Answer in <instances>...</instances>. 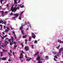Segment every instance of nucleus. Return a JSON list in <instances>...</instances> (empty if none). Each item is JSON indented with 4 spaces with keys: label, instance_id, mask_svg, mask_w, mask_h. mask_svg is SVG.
Returning a JSON list of instances; mask_svg holds the SVG:
<instances>
[{
    "label": "nucleus",
    "instance_id": "f257e3e1",
    "mask_svg": "<svg viewBox=\"0 0 63 63\" xmlns=\"http://www.w3.org/2000/svg\"><path fill=\"white\" fill-rule=\"evenodd\" d=\"M19 8H20L19 6H18L16 8H14L13 7H12L11 8V10L12 12H16L17 11V10H19Z\"/></svg>",
    "mask_w": 63,
    "mask_h": 63
},
{
    "label": "nucleus",
    "instance_id": "f03ea898",
    "mask_svg": "<svg viewBox=\"0 0 63 63\" xmlns=\"http://www.w3.org/2000/svg\"><path fill=\"white\" fill-rule=\"evenodd\" d=\"M32 38H33V39H35V38H36V36L34 33H32Z\"/></svg>",
    "mask_w": 63,
    "mask_h": 63
},
{
    "label": "nucleus",
    "instance_id": "7ed1b4c3",
    "mask_svg": "<svg viewBox=\"0 0 63 63\" xmlns=\"http://www.w3.org/2000/svg\"><path fill=\"white\" fill-rule=\"evenodd\" d=\"M22 29H23V27H22V26L21 27H20V29H21L22 34H23L24 33H23V31L22 30Z\"/></svg>",
    "mask_w": 63,
    "mask_h": 63
},
{
    "label": "nucleus",
    "instance_id": "20e7f679",
    "mask_svg": "<svg viewBox=\"0 0 63 63\" xmlns=\"http://www.w3.org/2000/svg\"><path fill=\"white\" fill-rule=\"evenodd\" d=\"M63 51V48H61L59 49V53H61V51Z\"/></svg>",
    "mask_w": 63,
    "mask_h": 63
},
{
    "label": "nucleus",
    "instance_id": "39448f33",
    "mask_svg": "<svg viewBox=\"0 0 63 63\" xmlns=\"http://www.w3.org/2000/svg\"><path fill=\"white\" fill-rule=\"evenodd\" d=\"M25 49H26V51H28L29 49V47L28 46H26L25 47Z\"/></svg>",
    "mask_w": 63,
    "mask_h": 63
},
{
    "label": "nucleus",
    "instance_id": "423d86ee",
    "mask_svg": "<svg viewBox=\"0 0 63 63\" xmlns=\"http://www.w3.org/2000/svg\"><path fill=\"white\" fill-rule=\"evenodd\" d=\"M40 56H38L37 57V58H36V60H37V61H39L40 60Z\"/></svg>",
    "mask_w": 63,
    "mask_h": 63
},
{
    "label": "nucleus",
    "instance_id": "0eeeda50",
    "mask_svg": "<svg viewBox=\"0 0 63 63\" xmlns=\"http://www.w3.org/2000/svg\"><path fill=\"white\" fill-rule=\"evenodd\" d=\"M9 43L10 42H8L7 41H5V45L6 46H7V44H9Z\"/></svg>",
    "mask_w": 63,
    "mask_h": 63
},
{
    "label": "nucleus",
    "instance_id": "6e6552de",
    "mask_svg": "<svg viewBox=\"0 0 63 63\" xmlns=\"http://www.w3.org/2000/svg\"><path fill=\"white\" fill-rule=\"evenodd\" d=\"M34 55L35 56H37V55H38V56H39V52H37L36 53H35L34 54Z\"/></svg>",
    "mask_w": 63,
    "mask_h": 63
},
{
    "label": "nucleus",
    "instance_id": "1a4fd4ad",
    "mask_svg": "<svg viewBox=\"0 0 63 63\" xmlns=\"http://www.w3.org/2000/svg\"><path fill=\"white\" fill-rule=\"evenodd\" d=\"M12 33L13 34V36H14V37H15V36H16V34L15 33V32L14 31H13L12 32Z\"/></svg>",
    "mask_w": 63,
    "mask_h": 63
},
{
    "label": "nucleus",
    "instance_id": "9d476101",
    "mask_svg": "<svg viewBox=\"0 0 63 63\" xmlns=\"http://www.w3.org/2000/svg\"><path fill=\"white\" fill-rule=\"evenodd\" d=\"M1 59L2 60H6V58L4 57L3 58H1Z\"/></svg>",
    "mask_w": 63,
    "mask_h": 63
},
{
    "label": "nucleus",
    "instance_id": "9b49d317",
    "mask_svg": "<svg viewBox=\"0 0 63 63\" xmlns=\"http://www.w3.org/2000/svg\"><path fill=\"white\" fill-rule=\"evenodd\" d=\"M58 42L59 43H62V42L63 41H62L61 40H60L59 39H58Z\"/></svg>",
    "mask_w": 63,
    "mask_h": 63
},
{
    "label": "nucleus",
    "instance_id": "f8f14e48",
    "mask_svg": "<svg viewBox=\"0 0 63 63\" xmlns=\"http://www.w3.org/2000/svg\"><path fill=\"white\" fill-rule=\"evenodd\" d=\"M14 16H15V17H18V15L17 14H14Z\"/></svg>",
    "mask_w": 63,
    "mask_h": 63
},
{
    "label": "nucleus",
    "instance_id": "ddd939ff",
    "mask_svg": "<svg viewBox=\"0 0 63 63\" xmlns=\"http://www.w3.org/2000/svg\"><path fill=\"white\" fill-rule=\"evenodd\" d=\"M31 59V58H29V59H27V61H30V60Z\"/></svg>",
    "mask_w": 63,
    "mask_h": 63
},
{
    "label": "nucleus",
    "instance_id": "4468645a",
    "mask_svg": "<svg viewBox=\"0 0 63 63\" xmlns=\"http://www.w3.org/2000/svg\"><path fill=\"white\" fill-rule=\"evenodd\" d=\"M17 1L16 0H14V3L15 4H17V1Z\"/></svg>",
    "mask_w": 63,
    "mask_h": 63
},
{
    "label": "nucleus",
    "instance_id": "2eb2a0df",
    "mask_svg": "<svg viewBox=\"0 0 63 63\" xmlns=\"http://www.w3.org/2000/svg\"><path fill=\"white\" fill-rule=\"evenodd\" d=\"M27 36V35H23V38H26V37Z\"/></svg>",
    "mask_w": 63,
    "mask_h": 63
},
{
    "label": "nucleus",
    "instance_id": "dca6fc26",
    "mask_svg": "<svg viewBox=\"0 0 63 63\" xmlns=\"http://www.w3.org/2000/svg\"><path fill=\"white\" fill-rule=\"evenodd\" d=\"M11 38L12 40V43H13V42H14V38H13V37H11Z\"/></svg>",
    "mask_w": 63,
    "mask_h": 63
},
{
    "label": "nucleus",
    "instance_id": "f3484780",
    "mask_svg": "<svg viewBox=\"0 0 63 63\" xmlns=\"http://www.w3.org/2000/svg\"><path fill=\"white\" fill-rule=\"evenodd\" d=\"M17 47V45H15L14 46V47L15 49H16V47Z\"/></svg>",
    "mask_w": 63,
    "mask_h": 63
},
{
    "label": "nucleus",
    "instance_id": "a211bd4d",
    "mask_svg": "<svg viewBox=\"0 0 63 63\" xmlns=\"http://www.w3.org/2000/svg\"><path fill=\"white\" fill-rule=\"evenodd\" d=\"M14 14H13V12H11V13L10 14V16H12V15H13V16H14Z\"/></svg>",
    "mask_w": 63,
    "mask_h": 63
},
{
    "label": "nucleus",
    "instance_id": "6ab92c4d",
    "mask_svg": "<svg viewBox=\"0 0 63 63\" xmlns=\"http://www.w3.org/2000/svg\"><path fill=\"white\" fill-rule=\"evenodd\" d=\"M0 53L1 56H3V52H1Z\"/></svg>",
    "mask_w": 63,
    "mask_h": 63
},
{
    "label": "nucleus",
    "instance_id": "aec40b11",
    "mask_svg": "<svg viewBox=\"0 0 63 63\" xmlns=\"http://www.w3.org/2000/svg\"><path fill=\"white\" fill-rule=\"evenodd\" d=\"M25 44H27V42L28 41L26 39L25 40Z\"/></svg>",
    "mask_w": 63,
    "mask_h": 63
},
{
    "label": "nucleus",
    "instance_id": "412c9836",
    "mask_svg": "<svg viewBox=\"0 0 63 63\" xmlns=\"http://www.w3.org/2000/svg\"><path fill=\"white\" fill-rule=\"evenodd\" d=\"M24 13V11H22L20 13V16H21V15H22V14Z\"/></svg>",
    "mask_w": 63,
    "mask_h": 63
},
{
    "label": "nucleus",
    "instance_id": "4be33fe9",
    "mask_svg": "<svg viewBox=\"0 0 63 63\" xmlns=\"http://www.w3.org/2000/svg\"><path fill=\"white\" fill-rule=\"evenodd\" d=\"M21 45L22 47H24V45L23 44V43H21Z\"/></svg>",
    "mask_w": 63,
    "mask_h": 63
},
{
    "label": "nucleus",
    "instance_id": "5701e85b",
    "mask_svg": "<svg viewBox=\"0 0 63 63\" xmlns=\"http://www.w3.org/2000/svg\"><path fill=\"white\" fill-rule=\"evenodd\" d=\"M2 20H0V24H1V23L2 24H3V22H2Z\"/></svg>",
    "mask_w": 63,
    "mask_h": 63
},
{
    "label": "nucleus",
    "instance_id": "b1692460",
    "mask_svg": "<svg viewBox=\"0 0 63 63\" xmlns=\"http://www.w3.org/2000/svg\"><path fill=\"white\" fill-rule=\"evenodd\" d=\"M60 45H59L58 47H56V48H57V49H59V48L60 47Z\"/></svg>",
    "mask_w": 63,
    "mask_h": 63
},
{
    "label": "nucleus",
    "instance_id": "393cba45",
    "mask_svg": "<svg viewBox=\"0 0 63 63\" xmlns=\"http://www.w3.org/2000/svg\"><path fill=\"white\" fill-rule=\"evenodd\" d=\"M32 38L31 37H29V42H30L31 41V39Z\"/></svg>",
    "mask_w": 63,
    "mask_h": 63
},
{
    "label": "nucleus",
    "instance_id": "a878e982",
    "mask_svg": "<svg viewBox=\"0 0 63 63\" xmlns=\"http://www.w3.org/2000/svg\"><path fill=\"white\" fill-rule=\"evenodd\" d=\"M34 44H37V41L35 40L34 41Z\"/></svg>",
    "mask_w": 63,
    "mask_h": 63
},
{
    "label": "nucleus",
    "instance_id": "bb28decb",
    "mask_svg": "<svg viewBox=\"0 0 63 63\" xmlns=\"http://www.w3.org/2000/svg\"><path fill=\"white\" fill-rule=\"evenodd\" d=\"M52 53L54 54H55L56 53V52H54V51H53L52 52Z\"/></svg>",
    "mask_w": 63,
    "mask_h": 63
},
{
    "label": "nucleus",
    "instance_id": "cd10ccee",
    "mask_svg": "<svg viewBox=\"0 0 63 63\" xmlns=\"http://www.w3.org/2000/svg\"><path fill=\"white\" fill-rule=\"evenodd\" d=\"M8 54H9V55H10V56H11V55H12V54H11L10 53V52H8Z\"/></svg>",
    "mask_w": 63,
    "mask_h": 63
},
{
    "label": "nucleus",
    "instance_id": "c85d7f7f",
    "mask_svg": "<svg viewBox=\"0 0 63 63\" xmlns=\"http://www.w3.org/2000/svg\"><path fill=\"white\" fill-rule=\"evenodd\" d=\"M8 41L9 42H11V40H12V39H8Z\"/></svg>",
    "mask_w": 63,
    "mask_h": 63
},
{
    "label": "nucleus",
    "instance_id": "c756f323",
    "mask_svg": "<svg viewBox=\"0 0 63 63\" xmlns=\"http://www.w3.org/2000/svg\"><path fill=\"white\" fill-rule=\"evenodd\" d=\"M31 46L32 48H34V45H31Z\"/></svg>",
    "mask_w": 63,
    "mask_h": 63
},
{
    "label": "nucleus",
    "instance_id": "7c9ffc66",
    "mask_svg": "<svg viewBox=\"0 0 63 63\" xmlns=\"http://www.w3.org/2000/svg\"><path fill=\"white\" fill-rule=\"evenodd\" d=\"M19 19H20V20H21V16H19Z\"/></svg>",
    "mask_w": 63,
    "mask_h": 63
},
{
    "label": "nucleus",
    "instance_id": "2f4dec72",
    "mask_svg": "<svg viewBox=\"0 0 63 63\" xmlns=\"http://www.w3.org/2000/svg\"><path fill=\"white\" fill-rule=\"evenodd\" d=\"M23 58V57L22 56H21L19 57V58H20V59H21L22 58Z\"/></svg>",
    "mask_w": 63,
    "mask_h": 63
},
{
    "label": "nucleus",
    "instance_id": "473e14b6",
    "mask_svg": "<svg viewBox=\"0 0 63 63\" xmlns=\"http://www.w3.org/2000/svg\"><path fill=\"white\" fill-rule=\"evenodd\" d=\"M16 1H18V3H20V0H16Z\"/></svg>",
    "mask_w": 63,
    "mask_h": 63
},
{
    "label": "nucleus",
    "instance_id": "72a5a7b5",
    "mask_svg": "<svg viewBox=\"0 0 63 63\" xmlns=\"http://www.w3.org/2000/svg\"><path fill=\"white\" fill-rule=\"evenodd\" d=\"M8 31H9L7 30V29H6L5 31V32H8Z\"/></svg>",
    "mask_w": 63,
    "mask_h": 63
},
{
    "label": "nucleus",
    "instance_id": "f704fd0d",
    "mask_svg": "<svg viewBox=\"0 0 63 63\" xmlns=\"http://www.w3.org/2000/svg\"><path fill=\"white\" fill-rule=\"evenodd\" d=\"M2 23H3H3H4V24H5V23H6V22H4L3 20H2Z\"/></svg>",
    "mask_w": 63,
    "mask_h": 63
},
{
    "label": "nucleus",
    "instance_id": "c9c22d12",
    "mask_svg": "<svg viewBox=\"0 0 63 63\" xmlns=\"http://www.w3.org/2000/svg\"><path fill=\"white\" fill-rule=\"evenodd\" d=\"M46 59H48V57L46 56Z\"/></svg>",
    "mask_w": 63,
    "mask_h": 63
},
{
    "label": "nucleus",
    "instance_id": "e433bc0d",
    "mask_svg": "<svg viewBox=\"0 0 63 63\" xmlns=\"http://www.w3.org/2000/svg\"><path fill=\"white\" fill-rule=\"evenodd\" d=\"M13 45V44H12V43L11 42H10V46H11V45Z\"/></svg>",
    "mask_w": 63,
    "mask_h": 63
},
{
    "label": "nucleus",
    "instance_id": "4c0bfd02",
    "mask_svg": "<svg viewBox=\"0 0 63 63\" xmlns=\"http://www.w3.org/2000/svg\"><path fill=\"white\" fill-rule=\"evenodd\" d=\"M6 28L7 30H8L9 31V28H8V27H6Z\"/></svg>",
    "mask_w": 63,
    "mask_h": 63
},
{
    "label": "nucleus",
    "instance_id": "58836bf2",
    "mask_svg": "<svg viewBox=\"0 0 63 63\" xmlns=\"http://www.w3.org/2000/svg\"><path fill=\"white\" fill-rule=\"evenodd\" d=\"M1 12L2 13V15H4V11H2Z\"/></svg>",
    "mask_w": 63,
    "mask_h": 63
},
{
    "label": "nucleus",
    "instance_id": "ea45409f",
    "mask_svg": "<svg viewBox=\"0 0 63 63\" xmlns=\"http://www.w3.org/2000/svg\"><path fill=\"white\" fill-rule=\"evenodd\" d=\"M8 61H9L10 62H11V60L10 59H9Z\"/></svg>",
    "mask_w": 63,
    "mask_h": 63
},
{
    "label": "nucleus",
    "instance_id": "a19ab883",
    "mask_svg": "<svg viewBox=\"0 0 63 63\" xmlns=\"http://www.w3.org/2000/svg\"><path fill=\"white\" fill-rule=\"evenodd\" d=\"M24 7V5H23L22 6H20V8H23Z\"/></svg>",
    "mask_w": 63,
    "mask_h": 63
},
{
    "label": "nucleus",
    "instance_id": "79ce46f5",
    "mask_svg": "<svg viewBox=\"0 0 63 63\" xmlns=\"http://www.w3.org/2000/svg\"><path fill=\"white\" fill-rule=\"evenodd\" d=\"M23 55V54H22V53H20V56H22Z\"/></svg>",
    "mask_w": 63,
    "mask_h": 63
},
{
    "label": "nucleus",
    "instance_id": "37998d69",
    "mask_svg": "<svg viewBox=\"0 0 63 63\" xmlns=\"http://www.w3.org/2000/svg\"><path fill=\"white\" fill-rule=\"evenodd\" d=\"M0 37H1V38L2 39H4V37L2 36H0Z\"/></svg>",
    "mask_w": 63,
    "mask_h": 63
},
{
    "label": "nucleus",
    "instance_id": "c03bdc74",
    "mask_svg": "<svg viewBox=\"0 0 63 63\" xmlns=\"http://www.w3.org/2000/svg\"><path fill=\"white\" fill-rule=\"evenodd\" d=\"M42 63V61H41L40 62L39 61L38 63Z\"/></svg>",
    "mask_w": 63,
    "mask_h": 63
},
{
    "label": "nucleus",
    "instance_id": "a18cd8bd",
    "mask_svg": "<svg viewBox=\"0 0 63 63\" xmlns=\"http://www.w3.org/2000/svg\"><path fill=\"white\" fill-rule=\"evenodd\" d=\"M15 39H16V38H17V37H16V36H15Z\"/></svg>",
    "mask_w": 63,
    "mask_h": 63
},
{
    "label": "nucleus",
    "instance_id": "49530a36",
    "mask_svg": "<svg viewBox=\"0 0 63 63\" xmlns=\"http://www.w3.org/2000/svg\"><path fill=\"white\" fill-rule=\"evenodd\" d=\"M21 52H22L23 53H24V52H23V51L22 50L21 51Z\"/></svg>",
    "mask_w": 63,
    "mask_h": 63
},
{
    "label": "nucleus",
    "instance_id": "de8ad7c7",
    "mask_svg": "<svg viewBox=\"0 0 63 63\" xmlns=\"http://www.w3.org/2000/svg\"><path fill=\"white\" fill-rule=\"evenodd\" d=\"M54 57L56 58H57V56H56V55H55Z\"/></svg>",
    "mask_w": 63,
    "mask_h": 63
},
{
    "label": "nucleus",
    "instance_id": "09e8293b",
    "mask_svg": "<svg viewBox=\"0 0 63 63\" xmlns=\"http://www.w3.org/2000/svg\"><path fill=\"white\" fill-rule=\"evenodd\" d=\"M14 44H16V42L14 41L13 42Z\"/></svg>",
    "mask_w": 63,
    "mask_h": 63
},
{
    "label": "nucleus",
    "instance_id": "8fccbe9b",
    "mask_svg": "<svg viewBox=\"0 0 63 63\" xmlns=\"http://www.w3.org/2000/svg\"><path fill=\"white\" fill-rule=\"evenodd\" d=\"M2 47L3 48H4V45H1Z\"/></svg>",
    "mask_w": 63,
    "mask_h": 63
},
{
    "label": "nucleus",
    "instance_id": "3c124183",
    "mask_svg": "<svg viewBox=\"0 0 63 63\" xmlns=\"http://www.w3.org/2000/svg\"><path fill=\"white\" fill-rule=\"evenodd\" d=\"M7 35H6L4 36V38H6V37H7Z\"/></svg>",
    "mask_w": 63,
    "mask_h": 63
},
{
    "label": "nucleus",
    "instance_id": "603ef678",
    "mask_svg": "<svg viewBox=\"0 0 63 63\" xmlns=\"http://www.w3.org/2000/svg\"><path fill=\"white\" fill-rule=\"evenodd\" d=\"M16 7H17V5H16L15 7L13 8H16Z\"/></svg>",
    "mask_w": 63,
    "mask_h": 63
},
{
    "label": "nucleus",
    "instance_id": "864d4df0",
    "mask_svg": "<svg viewBox=\"0 0 63 63\" xmlns=\"http://www.w3.org/2000/svg\"><path fill=\"white\" fill-rule=\"evenodd\" d=\"M25 24H23V25L22 26L23 27V26H25Z\"/></svg>",
    "mask_w": 63,
    "mask_h": 63
},
{
    "label": "nucleus",
    "instance_id": "5fc2aeb1",
    "mask_svg": "<svg viewBox=\"0 0 63 63\" xmlns=\"http://www.w3.org/2000/svg\"><path fill=\"white\" fill-rule=\"evenodd\" d=\"M8 6H9V4H7L6 5V6L8 7H9Z\"/></svg>",
    "mask_w": 63,
    "mask_h": 63
},
{
    "label": "nucleus",
    "instance_id": "6e6d98bb",
    "mask_svg": "<svg viewBox=\"0 0 63 63\" xmlns=\"http://www.w3.org/2000/svg\"><path fill=\"white\" fill-rule=\"evenodd\" d=\"M4 26V28H4H4H6V27L5 26Z\"/></svg>",
    "mask_w": 63,
    "mask_h": 63
},
{
    "label": "nucleus",
    "instance_id": "4d7b16f0",
    "mask_svg": "<svg viewBox=\"0 0 63 63\" xmlns=\"http://www.w3.org/2000/svg\"><path fill=\"white\" fill-rule=\"evenodd\" d=\"M22 5V4H20L19 5V6L20 7H21V5Z\"/></svg>",
    "mask_w": 63,
    "mask_h": 63
},
{
    "label": "nucleus",
    "instance_id": "13d9d810",
    "mask_svg": "<svg viewBox=\"0 0 63 63\" xmlns=\"http://www.w3.org/2000/svg\"><path fill=\"white\" fill-rule=\"evenodd\" d=\"M54 59L55 61H56V60L55 58H54Z\"/></svg>",
    "mask_w": 63,
    "mask_h": 63
},
{
    "label": "nucleus",
    "instance_id": "bf43d9fd",
    "mask_svg": "<svg viewBox=\"0 0 63 63\" xmlns=\"http://www.w3.org/2000/svg\"><path fill=\"white\" fill-rule=\"evenodd\" d=\"M5 14H7V13H8V12L7 11H6L5 12Z\"/></svg>",
    "mask_w": 63,
    "mask_h": 63
},
{
    "label": "nucleus",
    "instance_id": "052dcab7",
    "mask_svg": "<svg viewBox=\"0 0 63 63\" xmlns=\"http://www.w3.org/2000/svg\"><path fill=\"white\" fill-rule=\"evenodd\" d=\"M13 56H14V55H15V53L14 52H13Z\"/></svg>",
    "mask_w": 63,
    "mask_h": 63
},
{
    "label": "nucleus",
    "instance_id": "680f3d73",
    "mask_svg": "<svg viewBox=\"0 0 63 63\" xmlns=\"http://www.w3.org/2000/svg\"><path fill=\"white\" fill-rule=\"evenodd\" d=\"M16 17H13V18L14 19H15V18H16Z\"/></svg>",
    "mask_w": 63,
    "mask_h": 63
},
{
    "label": "nucleus",
    "instance_id": "e2e57ef3",
    "mask_svg": "<svg viewBox=\"0 0 63 63\" xmlns=\"http://www.w3.org/2000/svg\"><path fill=\"white\" fill-rule=\"evenodd\" d=\"M10 52H11V53H12V51L11 50H10Z\"/></svg>",
    "mask_w": 63,
    "mask_h": 63
},
{
    "label": "nucleus",
    "instance_id": "0e129e2a",
    "mask_svg": "<svg viewBox=\"0 0 63 63\" xmlns=\"http://www.w3.org/2000/svg\"><path fill=\"white\" fill-rule=\"evenodd\" d=\"M3 1V0H1L0 1V2H2Z\"/></svg>",
    "mask_w": 63,
    "mask_h": 63
},
{
    "label": "nucleus",
    "instance_id": "69168bd1",
    "mask_svg": "<svg viewBox=\"0 0 63 63\" xmlns=\"http://www.w3.org/2000/svg\"><path fill=\"white\" fill-rule=\"evenodd\" d=\"M26 55H25L26 57V58H27V56H26Z\"/></svg>",
    "mask_w": 63,
    "mask_h": 63
},
{
    "label": "nucleus",
    "instance_id": "338daca9",
    "mask_svg": "<svg viewBox=\"0 0 63 63\" xmlns=\"http://www.w3.org/2000/svg\"><path fill=\"white\" fill-rule=\"evenodd\" d=\"M0 27H2V25H0Z\"/></svg>",
    "mask_w": 63,
    "mask_h": 63
},
{
    "label": "nucleus",
    "instance_id": "774afa93",
    "mask_svg": "<svg viewBox=\"0 0 63 63\" xmlns=\"http://www.w3.org/2000/svg\"><path fill=\"white\" fill-rule=\"evenodd\" d=\"M2 34H3V35H5V33H4V32H3L2 33Z\"/></svg>",
    "mask_w": 63,
    "mask_h": 63
}]
</instances>
